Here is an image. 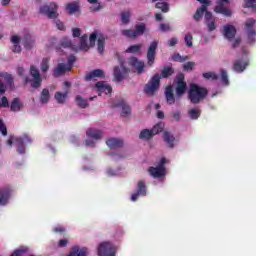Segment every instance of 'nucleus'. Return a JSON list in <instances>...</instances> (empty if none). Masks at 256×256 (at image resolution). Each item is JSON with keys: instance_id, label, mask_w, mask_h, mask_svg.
Returning a JSON list of instances; mask_svg holds the SVG:
<instances>
[{"instance_id": "nucleus-27", "label": "nucleus", "mask_w": 256, "mask_h": 256, "mask_svg": "<svg viewBox=\"0 0 256 256\" xmlns=\"http://www.w3.org/2000/svg\"><path fill=\"white\" fill-rule=\"evenodd\" d=\"M106 145L109 147V149H121V147L124 145V142L119 138H110L106 141Z\"/></svg>"}, {"instance_id": "nucleus-33", "label": "nucleus", "mask_w": 256, "mask_h": 256, "mask_svg": "<svg viewBox=\"0 0 256 256\" xmlns=\"http://www.w3.org/2000/svg\"><path fill=\"white\" fill-rule=\"evenodd\" d=\"M23 107V104L21 103V100L19 98H14L10 103V111L13 113H18V111H21V108Z\"/></svg>"}, {"instance_id": "nucleus-9", "label": "nucleus", "mask_w": 256, "mask_h": 256, "mask_svg": "<svg viewBox=\"0 0 256 256\" xmlns=\"http://www.w3.org/2000/svg\"><path fill=\"white\" fill-rule=\"evenodd\" d=\"M145 29H146L145 24H140L135 26V30L133 29L121 30V35H123V37H127L128 39H137V37L145 33Z\"/></svg>"}, {"instance_id": "nucleus-35", "label": "nucleus", "mask_w": 256, "mask_h": 256, "mask_svg": "<svg viewBox=\"0 0 256 256\" xmlns=\"http://www.w3.org/2000/svg\"><path fill=\"white\" fill-rule=\"evenodd\" d=\"M188 117L192 119V121H197L201 117V109L192 108L188 110Z\"/></svg>"}, {"instance_id": "nucleus-18", "label": "nucleus", "mask_w": 256, "mask_h": 256, "mask_svg": "<svg viewBox=\"0 0 256 256\" xmlns=\"http://www.w3.org/2000/svg\"><path fill=\"white\" fill-rule=\"evenodd\" d=\"M249 66V59H240V60H236L234 62L233 65V71H235L236 73H243V71H245L247 69V67Z\"/></svg>"}, {"instance_id": "nucleus-3", "label": "nucleus", "mask_w": 256, "mask_h": 256, "mask_svg": "<svg viewBox=\"0 0 256 256\" xmlns=\"http://www.w3.org/2000/svg\"><path fill=\"white\" fill-rule=\"evenodd\" d=\"M209 95V91L205 87H201L197 84H191L188 91V99L193 105H199L201 101Z\"/></svg>"}, {"instance_id": "nucleus-28", "label": "nucleus", "mask_w": 256, "mask_h": 256, "mask_svg": "<svg viewBox=\"0 0 256 256\" xmlns=\"http://www.w3.org/2000/svg\"><path fill=\"white\" fill-rule=\"evenodd\" d=\"M86 135L90 139L99 140L103 137V131L95 129V128H90L86 131Z\"/></svg>"}, {"instance_id": "nucleus-59", "label": "nucleus", "mask_w": 256, "mask_h": 256, "mask_svg": "<svg viewBox=\"0 0 256 256\" xmlns=\"http://www.w3.org/2000/svg\"><path fill=\"white\" fill-rule=\"evenodd\" d=\"M55 23H56L57 29H59L60 31H65V24H63L61 20H56Z\"/></svg>"}, {"instance_id": "nucleus-62", "label": "nucleus", "mask_w": 256, "mask_h": 256, "mask_svg": "<svg viewBox=\"0 0 256 256\" xmlns=\"http://www.w3.org/2000/svg\"><path fill=\"white\" fill-rule=\"evenodd\" d=\"M241 45V38H236L234 42L232 43V49H237Z\"/></svg>"}, {"instance_id": "nucleus-26", "label": "nucleus", "mask_w": 256, "mask_h": 256, "mask_svg": "<svg viewBox=\"0 0 256 256\" xmlns=\"http://www.w3.org/2000/svg\"><path fill=\"white\" fill-rule=\"evenodd\" d=\"M163 140L166 142L169 149L175 148V141H177V140L175 139V136L171 132L164 131Z\"/></svg>"}, {"instance_id": "nucleus-16", "label": "nucleus", "mask_w": 256, "mask_h": 256, "mask_svg": "<svg viewBox=\"0 0 256 256\" xmlns=\"http://www.w3.org/2000/svg\"><path fill=\"white\" fill-rule=\"evenodd\" d=\"M12 193L13 189H11L9 186L0 188V205H7V203H9V199H11Z\"/></svg>"}, {"instance_id": "nucleus-20", "label": "nucleus", "mask_w": 256, "mask_h": 256, "mask_svg": "<svg viewBox=\"0 0 256 256\" xmlns=\"http://www.w3.org/2000/svg\"><path fill=\"white\" fill-rule=\"evenodd\" d=\"M223 35L225 39L233 41L237 35V29L233 25H225L223 30Z\"/></svg>"}, {"instance_id": "nucleus-22", "label": "nucleus", "mask_w": 256, "mask_h": 256, "mask_svg": "<svg viewBox=\"0 0 256 256\" xmlns=\"http://www.w3.org/2000/svg\"><path fill=\"white\" fill-rule=\"evenodd\" d=\"M105 77V72L101 69H95L91 71L90 73L86 74L84 76L85 81H93V79H103Z\"/></svg>"}, {"instance_id": "nucleus-50", "label": "nucleus", "mask_w": 256, "mask_h": 256, "mask_svg": "<svg viewBox=\"0 0 256 256\" xmlns=\"http://www.w3.org/2000/svg\"><path fill=\"white\" fill-rule=\"evenodd\" d=\"M184 71H193L195 69V62H186L183 64Z\"/></svg>"}, {"instance_id": "nucleus-41", "label": "nucleus", "mask_w": 256, "mask_h": 256, "mask_svg": "<svg viewBox=\"0 0 256 256\" xmlns=\"http://www.w3.org/2000/svg\"><path fill=\"white\" fill-rule=\"evenodd\" d=\"M155 7L156 9H160L162 13H169V3L167 2H158Z\"/></svg>"}, {"instance_id": "nucleus-15", "label": "nucleus", "mask_w": 256, "mask_h": 256, "mask_svg": "<svg viewBox=\"0 0 256 256\" xmlns=\"http://www.w3.org/2000/svg\"><path fill=\"white\" fill-rule=\"evenodd\" d=\"M30 75L34 79L31 83V87H33V89H39L43 80L41 79V73L34 65L30 66Z\"/></svg>"}, {"instance_id": "nucleus-38", "label": "nucleus", "mask_w": 256, "mask_h": 256, "mask_svg": "<svg viewBox=\"0 0 256 256\" xmlns=\"http://www.w3.org/2000/svg\"><path fill=\"white\" fill-rule=\"evenodd\" d=\"M153 137L155 136L151 129H144L139 134V139H145V141H149V139H153Z\"/></svg>"}, {"instance_id": "nucleus-43", "label": "nucleus", "mask_w": 256, "mask_h": 256, "mask_svg": "<svg viewBox=\"0 0 256 256\" xmlns=\"http://www.w3.org/2000/svg\"><path fill=\"white\" fill-rule=\"evenodd\" d=\"M76 102L78 107H81V109H86V107L89 105L87 100L83 99L81 95L76 96Z\"/></svg>"}, {"instance_id": "nucleus-53", "label": "nucleus", "mask_w": 256, "mask_h": 256, "mask_svg": "<svg viewBox=\"0 0 256 256\" xmlns=\"http://www.w3.org/2000/svg\"><path fill=\"white\" fill-rule=\"evenodd\" d=\"M75 61H77V58L75 57V55H70L68 57V63L66 65L70 67V69H73V64L75 63Z\"/></svg>"}, {"instance_id": "nucleus-60", "label": "nucleus", "mask_w": 256, "mask_h": 256, "mask_svg": "<svg viewBox=\"0 0 256 256\" xmlns=\"http://www.w3.org/2000/svg\"><path fill=\"white\" fill-rule=\"evenodd\" d=\"M172 117L174 121H181V112L180 111L173 112Z\"/></svg>"}, {"instance_id": "nucleus-30", "label": "nucleus", "mask_w": 256, "mask_h": 256, "mask_svg": "<svg viewBox=\"0 0 256 256\" xmlns=\"http://www.w3.org/2000/svg\"><path fill=\"white\" fill-rule=\"evenodd\" d=\"M165 97L168 105H174L175 103V94H173V86H168L165 90Z\"/></svg>"}, {"instance_id": "nucleus-10", "label": "nucleus", "mask_w": 256, "mask_h": 256, "mask_svg": "<svg viewBox=\"0 0 256 256\" xmlns=\"http://www.w3.org/2000/svg\"><path fill=\"white\" fill-rule=\"evenodd\" d=\"M157 47H159V42L153 41L150 43L148 50H147V66L153 67L155 64V57L157 55Z\"/></svg>"}, {"instance_id": "nucleus-56", "label": "nucleus", "mask_w": 256, "mask_h": 256, "mask_svg": "<svg viewBox=\"0 0 256 256\" xmlns=\"http://www.w3.org/2000/svg\"><path fill=\"white\" fill-rule=\"evenodd\" d=\"M159 29L165 33V31H171V26L169 24L161 23Z\"/></svg>"}, {"instance_id": "nucleus-34", "label": "nucleus", "mask_w": 256, "mask_h": 256, "mask_svg": "<svg viewBox=\"0 0 256 256\" xmlns=\"http://www.w3.org/2000/svg\"><path fill=\"white\" fill-rule=\"evenodd\" d=\"M50 99H51V93L49 92V89L44 88L40 93V103H42V105H47Z\"/></svg>"}, {"instance_id": "nucleus-24", "label": "nucleus", "mask_w": 256, "mask_h": 256, "mask_svg": "<svg viewBox=\"0 0 256 256\" xmlns=\"http://www.w3.org/2000/svg\"><path fill=\"white\" fill-rule=\"evenodd\" d=\"M96 89L100 93H105L106 95H110V93H113V88L111 85L107 84L105 81H99L95 84Z\"/></svg>"}, {"instance_id": "nucleus-54", "label": "nucleus", "mask_w": 256, "mask_h": 256, "mask_svg": "<svg viewBox=\"0 0 256 256\" xmlns=\"http://www.w3.org/2000/svg\"><path fill=\"white\" fill-rule=\"evenodd\" d=\"M256 0H245L244 7L255 9Z\"/></svg>"}, {"instance_id": "nucleus-23", "label": "nucleus", "mask_w": 256, "mask_h": 256, "mask_svg": "<svg viewBox=\"0 0 256 256\" xmlns=\"http://www.w3.org/2000/svg\"><path fill=\"white\" fill-rule=\"evenodd\" d=\"M112 107H121V117H127L131 115V107L125 103L124 100H120L112 105Z\"/></svg>"}, {"instance_id": "nucleus-47", "label": "nucleus", "mask_w": 256, "mask_h": 256, "mask_svg": "<svg viewBox=\"0 0 256 256\" xmlns=\"http://www.w3.org/2000/svg\"><path fill=\"white\" fill-rule=\"evenodd\" d=\"M204 79H212V81H217L219 79V75H217L215 72H206L203 73Z\"/></svg>"}, {"instance_id": "nucleus-5", "label": "nucleus", "mask_w": 256, "mask_h": 256, "mask_svg": "<svg viewBox=\"0 0 256 256\" xmlns=\"http://www.w3.org/2000/svg\"><path fill=\"white\" fill-rule=\"evenodd\" d=\"M58 9L59 6L57 3L49 2L40 7L39 13H41V15H46L48 19H57V17H59V14L57 13Z\"/></svg>"}, {"instance_id": "nucleus-4", "label": "nucleus", "mask_w": 256, "mask_h": 256, "mask_svg": "<svg viewBox=\"0 0 256 256\" xmlns=\"http://www.w3.org/2000/svg\"><path fill=\"white\" fill-rule=\"evenodd\" d=\"M89 41L90 47H95V41H97L98 52L103 55V51H105V35L98 30H95L92 34H90Z\"/></svg>"}, {"instance_id": "nucleus-61", "label": "nucleus", "mask_w": 256, "mask_h": 256, "mask_svg": "<svg viewBox=\"0 0 256 256\" xmlns=\"http://www.w3.org/2000/svg\"><path fill=\"white\" fill-rule=\"evenodd\" d=\"M72 35H73V37H81V29L73 28L72 29Z\"/></svg>"}, {"instance_id": "nucleus-55", "label": "nucleus", "mask_w": 256, "mask_h": 256, "mask_svg": "<svg viewBox=\"0 0 256 256\" xmlns=\"http://www.w3.org/2000/svg\"><path fill=\"white\" fill-rule=\"evenodd\" d=\"M1 107L7 108L9 107V100L4 96L0 100V109Z\"/></svg>"}, {"instance_id": "nucleus-11", "label": "nucleus", "mask_w": 256, "mask_h": 256, "mask_svg": "<svg viewBox=\"0 0 256 256\" xmlns=\"http://www.w3.org/2000/svg\"><path fill=\"white\" fill-rule=\"evenodd\" d=\"M187 91V82L185 81V74L179 73L176 76V95L177 97H181L185 95Z\"/></svg>"}, {"instance_id": "nucleus-48", "label": "nucleus", "mask_w": 256, "mask_h": 256, "mask_svg": "<svg viewBox=\"0 0 256 256\" xmlns=\"http://www.w3.org/2000/svg\"><path fill=\"white\" fill-rule=\"evenodd\" d=\"M173 61H179L180 63H184V61L189 60V56H180L179 54H174L172 56Z\"/></svg>"}, {"instance_id": "nucleus-14", "label": "nucleus", "mask_w": 256, "mask_h": 256, "mask_svg": "<svg viewBox=\"0 0 256 256\" xmlns=\"http://www.w3.org/2000/svg\"><path fill=\"white\" fill-rule=\"evenodd\" d=\"M147 195V185H145V181H138L136 191L131 196V201H137L139 197H145Z\"/></svg>"}, {"instance_id": "nucleus-49", "label": "nucleus", "mask_w": 256, "mask_h": 256, "mask_svg": "<svg viewBox=\"0 0 256 256\" xmlns=\"http://www.w3.org/2000/svg\"><path fill=\"white\" fill-rule=\"evenodd\" d=\"M184 41L187 47H193V35H191V33L185 35Z\"/></svg>"}, {"instance_id": "nucleus-44", "label": "nucleus", "mask_w": 256, "mask_h": 256, "mask_svg": "<svg viewBox=\"0 0 256 256\" xmlns=\"http://www.w3.org/2000/svg\"><path fill=\"white\" fill-rule=\"evenodd\" d=\"M163 129H165V124H163L162 122L157 123L152 129H150L152 131V134L158 135V133H161L163 131Z\"/></svg>"}, {"instance_id": "nucleus-63", "label": "nucleus", "mask_w": 256, "mask_h": 256, "mask_svg": "<svg viewBox=\"0 0 256 256\" xmlns=\"http://www.w3.org/2000/svg\"><path fill=\"white\" fill-rule=\"evenodd\" d=\"M5 91H7V87L5 84L0 80V95H4Z\"/></svg>"}, {"instance_id": "nucleus-21", "label": "nucleus", "mask_w": 256, "mask_h": 256, "mask_svg": "<svg viewBox=\"0 0 256 256\" xmlns=\"http://www.w3.org/2000/svg\"><path fill=\"white\" fill-rule=\"evenodd\" d=\"M65 11L68 15H74V13H79L81 11V5L79 1L69 2L65 6Z\"/></svg>"}, {"instance_id": "nucleus-13", "label": "nucleus", "mask_w": 256, "mask_h": 256, "mask_svg": "<svg viewBox=\"0 0 256 256\" xmlns=\"http://www.w3.org/2000/svg\"><path fill=\"white\" fill-rule=\"evenodd\" d=\"M226 5H229V0H218L217 5L214 8L215 13H220V15H224V17H231L233 15V12L227 7Z\"/></svg>"}, {"instance_id": "nucleus-25", "label": "nucleus", "mask_w": 256, "mask_h": 256, "mask_svg": "<svg viewBox=\"0 0 256 256\" xmlns=\"http://www.w3.org/2000/svg\"><path fill=\"white\" fill-rule=\"evenodd\" d=\"M67 71H71V67H68L65 63H59L56 68H54L53 75L55 77H61L65 75Z\"/></svg>"}, {"instance_id": "nucleus-37", "label": "nucleus", "mask_w": 256, "mask_h": 256, "mask_svg": "<svg viewBox=\"0 0 256 256\" xmlns=\"http://www.w3.org/2000/svg\"><path fill=\"white\" fill-rule=\"evenodd\" d=\"M67 95H69V92H56L54 95L55 100L57 101V103H60L61 105H63L66 101H67Z\"/></svg>"}, {"instance_id": "nucleus-39", "label": "nucleus", "mask_w": 256, "mask_h": 256, "mask_svg": "<svg viewBox=\"0 0 256 256\" xmlns=\"http://www.w3.org/2000/svg\"><path fill=\"white\" fill-rule=\"evenodd\" d=\"M141 49H143V45H141V44H134V45L129 46L126 49L125 53H133V54H135V53H139L141 51Z\"/></svg>"}, {"instance_id": "nucleus-1", "label": "nucleus", "mask_w": 256, "mask_h": 256, "mask_svg": "<svg viewBox=\"0 0 256 256\" xmlns=\"http://www.w3.org/2000/svg\"><path fill=\"white\" fill-rule=\"evenodd\" d=\"M199 3H201V7L197 8L195 14L193 15V19L197 22L201 21L204 16V23L208 28V31L211 33L212 31H215L217 29V25H215V18L213 17V14L209 11H207V7L211 5V1L209 0H197Z\"/></svg>"}, {"instance_id": "nucleus-29", "label": "nucleus", "mask_w": 256, "mask_h": 256, "mask_svg": "<svg viewBox=\"0 0 256 256\" xmlns=\"http://www.w3.org/2000/svg\"><path fill=\"white\" fill-rule=\"evenodd\" d=\"M60 45L61 47H64V49H71V51H74L75 53L79 51V47L73 45V42H71L69 38H63Z\"/></svg>"}, {"instance_id": "nucleus-2", "label": "nucleus", "mask_w": 256, "mask_h": 256, "mask_svg": "<svg viewBox=\"0 0 256 256\" xmlns=\"http://www.w3.org/2000/svg\"><path fill=\"white\" fill-rule=\"evenodd\" d=\"M173 73H175V69L172 66H164L161 74H155L145 85L144 93L150 96L155 95V92L159 89V85H161V77L162 79H169Z\"/></svg>"}, {"instance_id": "nucleus-45", "label": "nucleus", "mask_w": 256, "mask_h": 256, "mask_svg": "<svg viewBox=\"0 0 256 256\" xmlns=\"http://www.w3.org/2000/svg\"><path fill=\"white\" fill-rule=\"evenodd\" d=\"M131 19V12L126 11L121 13V22L123 25H129V21Z\"/></svg>"}, {"instance_id": "nucleus-8", "label": "nucleus", "mask_w": 256, "mask_h": 256, "mask_svg": "<svg viewBox=\"0 0 256 256\" xmlns=\"http://www.w3.org/2000/svg\"><path fill=\"white\" fill-rule=\"evenodd\" d=\"M165 163H167V158H161L157 167L151 166L148 168L149 175H151V177H153L154 179H160V177H165Z\"/></svg>"}, {"instance_id": "nucleus-46", "label": "nucleus", "mask_w": 256, "mask_h": 256, "mask_svg": "<svg viewBox=\"0 0 256 256\" xmlns=\"http://www.w3.org/2000/svg\"><path fill=\"white\" fill-rule=\"evenodd\" d=\"M220 73H221L222 84L229 85V76L227 75V71L225 69H221Z\"/></svg>"}, {"instance_id": "nucleus-40", "label": "nucleus", "mask_w": 256, "mask_h": 256, "mask_svg": "<svg viewBox=\"0 0 256 256\" xmlns=\"http://www.w3.org/2000/svg\"><path fill=\"white\" fill-rule=\"evenodd\" d=\"M51 59L50 58H43L40 64V69L42 71V73H47V71H49V63H50Z\"/></svg>"}, {"instance_id": "nucleus-58", "label": "nucleus", "mask_w": 256, "mask_h": 256, "mask_svg": "<svg viewBox=\"0 0 256 256\" xmlns=\"http://www.w3.org/2000/svg\"><path fill=\"white\" fill-rule=\"evenodd\" d=\"M177 43H179V40L176 37L170 38L168 40L169 47H175V45H177Z\"/></svg>"}, {"instance_id": "nucleus-19", "label": "nucleus", "mask_w": 256, "mask_h": 256, "mask_svg": "<svg viewBox=\"0 0 256 256\" xmlns=\"http://www.w3.org/2000/svg\"><path fill=\"white\" fill-rule=\"evenodd\" d=\"M15 143L18 147V153L23 155V153H25V143H31V139L29 136L24 135L23 137L16 138Z\"/></svg>"}, {"instance_id": "nucleus-57", "label": "nucleus", "mask_w": 256, "mask_h": 256, "mask_svg": "<svg viewBox=\"0 0 256 256\" xmlns=\"http://www.w3.org/2000/svg\"><path fill=\"white\" fill-rule=\"evenodd\" d=\"M69 245V240L68 239H60L58 241V247L63 248Z\"/></svg>"}, {"instance_id": "nucleus-12", "label": "nucleus", "mask_w": 256, "mask_h": 256, "mask_svg": "<svg viewBox=\"0 0 256 256\" xmlns=\"http://www.w3.org/2000/svg\"><path fill=\"white\" fill-rule=\"evenodd\" d=\"M99 256H115V246L111 242H102L98 246Z\"/></svg>"}, {"instance_id": "nucleus-31", "label": "nucleus", "mask_w": 256, "mask_h": 256, "mask_svg": "<svg viewBox=\"0 0 256 256\" xmlns=\"http://www.w3.org/2000/svg\"><path fill=\"white\" fill-rule=\"evenodd\" d=\"M24 47L25 49H33L35 47V37L31 34H26L24 36Z\"/></svg>"}, {"instance_id": "nucleus-64", "label": "nucleus", "mask_w": 256, "mask_h": 256, "mask_svg": "<svg viewBox=\"0 0 256 256\" xmlns=\"http://www.w3.org/2000/svg\"><path fill=\"white\" fill-rule=\"evenodd\" d=\"M155 19L156 21H163V15L161 13H156L155 14Z\"/></svg>"}, {"instance_id": "nucleus-52", "label": "nucleus", "mask_w": 256, "mask_h": 256, "mask_svg": "<svg viewBox=\"0 0 256 256\" xmlns=\"http://www.w3.org/2000/svg\"><path fill=\"white\" fill-rule=\"evenodd\" d=\"M0 133L6 137L7 135V126L5 125V122H3V119H0Z\"/></svg>"}, {"instance_id": "nucleus-7", "label": "nucleus", "mask_w": 256, "mask_h": 256, "mask_svg": "<svg viewBox=\"0 0 256 256\" xmlns=\"http://www.w3.org/2000/svg\"><path fill=\"white\" fill-rule=\"evenodd\" d=\"M118 61L120 64L119 66L114 67V79L117 81V83H121L125 77H127V73H129V68L125 66V61L121 56L118 57Z\"/></svg>"}, {"instance_id": "nucleus-17", "label": "nucleus", "mask_w": 256, "mask_h": 256, "mask_svg": "<svg viewBox=\"0 0 256 256\" xmlns=\"http://www.w3.org/2000/svg\"><path fill=\"white\" fill-rule=\"evenodd\" d=\"M128 65H130V67H134L139 75H141L145 69V63L139 61V59H137L135 56H132L128 59Z\"/></svg>"}, {"instance_id": "nucleus-32", "label": "nucleus", "mask_w": 256, "mask_h": 256, "mask_svg": "<svg viewBox=\"0 0 256 256\" xmlns=\"http://www.w3.org/2000/svg\"><path fill=\"white\" fill-rule=\"evenodd\" d=\"M11 43L14 44L12 48L13 53H21V45H19L21 43V38L17 35H14L11 37Z\"/></svg>"}, {"instance_id": "nucleus-36", "label": "nucleus", "mask_w": 256, "mask_h": 256, "mask_svg": "<svg viewBox=\"0 0 256 256\" xmlns=\"http://www.w3.org/2000/svg\"><path fill=\"white\" fill-rule=\"evenodd\" d=\"M89 39V36H87V34H84L81 38H80V46L78 47V51L80 49V51H89V44L87 43Z\"/></svg>"}, {"instance_id": "nucleus-42", "label": "nucleus", "mask_w": 256, "mask_h": 256, "mask_svg": "<svg viewBox=\"0 0 256 256\" xmlns=\"http://www.w3.org/2000/svg\"><path fill=\"white\" fill-rule=\"evenodd\" d=\"M0 77H2V79H4V81L7 83V85H13L14 81H13V76H11V74L7 73V72H1L0 73Z\"/></svg>"}, {"instance_id": "nucleus-51", "label": "nucleus", "mask_w": 256, "mask_h": 256, "mask_svg": "<svg viewBox=\"0 0 256 256\" xmlns=\"http://www.w3.org/2000/svg\"><path fill=\"white\" fill-rule=\"evenodd\" d=\"M52 231L53 233H59L60 235H65L67 230L65 229V227L59 225L54 227Z\"/></svg>"}, {"instance_id": "nucleus-6", "label": "nucleus", "mask_w": 256, "mask_h": 256, "mask_svg": "<svg viewBox=\"0 0 256 256\" xmlns=\"http://www.w3.org/2000/svg\"><path fill=\"white\" fill-rule=\"evenodd\" d=\"M255 24L256 20L254 18H248L245 22L247 41L250 45H255L256 43Z\"/></svg>"}]
</instances>
